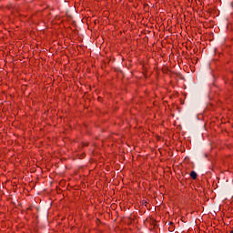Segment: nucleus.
I'll return each mask as SVG.
<instances>
[{
    "instance_id": "f257e3e1",
    "label": "nucleus",
    "mask_w": 233,
    "mask_h": 233,
    "mask_svg": "<svg viewBox=\"0 0 233 233\" xmlns=\"http://www.w3.org/2000/svg\"><path fill=\"white\" fill-rule=\"evenodd\" d=\"M190 177L193 179H198V173H196V171H191Z\"/></svg>"
},
{
    "instance_id": "f03ea898",
    "label": "nucleus",
    "mask_w": 233,
    "mask_h": 233,
    "mask_svg": "<svg viewBox=\"0 0 233 233\" xmlns=\"http://www.w3.org/2000/svg\"><path fill=\"white\" fill-rule=\"evenodd\" d=\"M230 233H233V230H231Z\"/></svg>"
}]
</instances>
